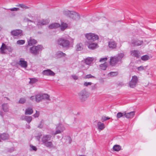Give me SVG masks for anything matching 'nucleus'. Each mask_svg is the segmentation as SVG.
Here are the masks:
<instances>
[{
	"mask_svg": "<svg viewBox=\"0 0 156 156\" xmlns=\"http://www.w3.org/2000/svg\"><path fill=\"white\" fill-rule=\"evenodd\" d=\"M70 38L69 36L68 37L59 38L57 41V44L60 47L63 48H68L70 46V42L69 40Z\"/></svg>",
	"mask_w": 156,
	"mask_h": 156,
	"instance_id": "nucleus-1",
	"label": "nucleus"
},
{
	"mask_svg": "<svg viewBox=\"0 0 156 156\" xmlns=\"http://www.w3.org/2000/svg\"><path fill=\"white\" fill-rule=\"evenodd\" d=\"M124 56V54L120 53L117 56H112L110 57L109 64L112 66H115L119 63H122V60Z\"/></svg>",
	"mask_w": 156,
	"mask_h": 156,
	"instance_id": "nucleus-2",
	"label": "nucleus"
},
{
	"mask_svg": "<svg viewBox=\"0 0 156 156\" xmlns=\"http://www.w3.org/2000/svg\"><path fill=\"white\" fill-rule=\"evenodd\" d=\"M52 136L50 135L46 134L44 135L42 138V141L44 146L49 148H54L55 146L52 142L50 141Z\"/></svg>",
	"mask_w": 156,
	"mask_h": 156,
	"instance_id": "nucleus-3",
	"label": "nucleus"
},
{
	"mask_svg": "<svg viewBox=\"0 0 156 156\" xmlns=\"http://www.w3.org/2000/svg\"><path fill=\"white\" fill-rule=\"evenodd\" d=\"M90 94L87 90L83 89L80 91L78 94V98L81 102H84L89 97Z\"/></svg>",
	"mask_w": 156,
	"mask_h": 156,
	"instance_id": "nucleus-4",
	"label": "nucleus"
},
{
	"mask_svg": "<svg viewBox=\"0 0 156 156\" xmlns=\"http://www.w3.org/2000/svg\"><path fill=\"white\" fill-rule=\"evenodd\" d=\"M63 14L74 20H78L80 19L79 14L73 11L66 10L63 12Z\"/></svg>",
	"mask_w": 156,
	"mask_h": 156,
	"instance_id": "nucleus-5",
	"label": "nucleus"
},
{
	"mask_svg": "<svg viewBox=\"0 0 156 156\" xmlns=\"http://www.w3.org/2000/svg\"><path fill=\"white\" fill-rule=\"evenodd\" d=\"M65 129V128L64 125L62 124H59L55 128V131H52L51 134L52 135L55 136V135L61 133L63 132Z\"/></svg>",
	"mask_w": 156,
	"mask_h": 156,
	"instance_id": "nucleus-6",
	"label": "nucleus"
},
{
	"mask_svg": "<svg viewBox=\"0 0 156 156\" xmlns=\"http://www.w3.org/2000/svg\"><path fill=\"white\" fill-rule=\"evenodd\" d=\"M42 46L38 45L37 46H33L30 48L31 53L35 55H38L42 49Z\"/></svg>",
	"mask_w": 156,
	"mask_h": 156,
	"instance_id": "nucleus-7",
	"label": "nucleus"
},
{
	"mask_svg": "<svg viewBox=\"0 0 156 156\" xmlns=\"http://www.w3.org/2000/svg\"><path fill=\"white\" fill-rule=\"evenodd\" d=\"M85 36L86 38L90 41H94L98 40L99 38L98 35L95 34L91 33L86 34Z\"/></svg>",
	"mask_w": 156,
	"mask_h": 156,
	"instance_id": "nucleus-8",
	"label": "nucleus"
},
{
	"mask_svg": "<svg viewBox=\"0 0 156 156\" xmlns=\"http://www.w3.org/2000/svg\"><path fill=\"white\" fill-rule=\"evenodd\" d=\"M138 81V78L136 76H134L129 83V86L131 88H134L136 84Z\"/></svg>",
	"mask_w": 156,
	"mask_h": 156,
	"instance_id": "nucleus-9",
	"label": "nucleus"
},
{
	"mask_svg": "<svg viewBox=\"0 0 156 156\" xmlns=\"http://www.w3.org/2000/svg\"><path fill=\"white\" fill-rule=\"evenodd\" d=\"M130 54L131 56L137 58H139L141 55L140 52L137 50H133L131 51Z\"/></svg>",
	"mask_w": 156,
	"mask_h": 156,
	"instance_id": "nucleus-10",
	"label": "nucleus"
},
{
	"mask_svg": "<svg viewBox=\"0 0 156 156\" xmlns=\"http://www.w3.org/2000/svg\"><path fill=\"white\" fill-rule=\"evenodd\" d=\"M143 41L138 39L133 40L131 42V44L133 46H140L143 44Z\"/></svg>",
	"mask_w": 156,
	"mask_h": 156,
	"instance_id": "nucleus-11",
	"label": "nucleus"
},
{
	"mask_svg": "<svg viewBox=\"0 0 156 156\" xmlns=\"http://www.w3.org/2000/svg\"><path fill=\"white\" fill-rule=\"evenodd\" d=\"M11 34L14 36H21L23 35L22 31L21 30H15L11 32Z\"/></svg>",
	"mask_w": 156,
	"mask_h": 156,
	"instance_id": "nucleus-12",
	"label": "nucleus"
},
{
	"mask_svg": "<svg viewBox=\"0 0 156 156\" xmlns=\"http://www.w3.org/2000/svg\"><path fill=\"white\" fill-rule=\"evenodd\" d=\"M42 74L44 75L47 76H54L55 73L49 69H46L43 71L42 73Z\"/></svg>",
	"mask_w": 156,
	"mask_h": 156,
	"instance_id": "nucleus-13",
	"label": "nucleus"
},
{
	"mask_svg": "<svg viewBox=\"0 0 156 156\" xmlns=\"http://www.w3.org/2000/svg\"><path fill=\"white\" fill-rule=\"evenodd\" d=\"M135 112L134 111L131 112H129L126 113L124 112V116L125 117L128 119H131L135 115Z\"/></svg>",
	"mask_w": 156,
	"mask_h": 156,
	"instance_id": "nucleus-14",
	"label": "nucleus"
},
{
	"mask_svg": "<svg viewBox=\"0 0 156 156\" xmlns=\"http://www.w3.org/2000/svg\"><path fill=\"white\" fill-rule=\"evenodd\" d=\"M18 64L21 67L24 68H26L27 66V62L25 61L24 59L22 58L20 59Z\"/></svg>",
	"mask_w": 156,
	"mask_h": 156,
	"instance_id": "nucleus-15",
	"label": "nucleus"
},
{
	"mask_svg": "<svg viewBox=\"0 0 156 156\" xmlns=\"http://www.w3.org/2000/svg\"><path fill=\"white\" fill-rule=\"evenodd\" d=\"M21 119L22 120H25L28 123H29L32 121V117L31 116L23 115L21 117Z\"/></svg>",
	"mask_w": 156,
	"mask_h": 156,
	"instance_id": "nucleus-16",
	"label": "nucleus"
},
{
	"mask_svg": "<svg viewBox=\"0 0 156 156\" xmlns=\"http://www.w3.org/2000/svg\"><path fill=\"white\" fill-rule=\"evenodd\" d=\"M108 47L110 48H115L117 47L116 43L114 41H110L108 42Z\"/></svg>",
	"mask_w": 156,
	"mask_h": 156,
	"instance_id": "nucleus-17",
	"label": "nucleus"
},
{
	"mask_svg": "<svg viewBox=\"0 0 156 156\" xmlns=\"http://www.w3.org/2000/svg\"><path fill=\"white\" fill-rule=\"evenodd\" d=\"M87 43L88 44V47L90 49L94 50L98 47L97 44L96 43H93L90 44L88 42H87Z\"/></svg>",
	"mask_w": 156,
	"mask_h": 156,
	"instance_id": "nucleus-18",
	"label": "nucleus"
},
{
	"mask_svg": "<svg viewBox=\"0 0 156 156\" xmlns=\"http://www.w3.org/2000/svg\"><path fill=\"white\" fill-rule=\"evenodd\" d=\"M94 60V58L91 57H88L84 60V62L89 67L91 66V64Z\"/></svg>",
	"mask_w": 156,
	"mask_h": 156,
	"instance_id": "nucleus-19",
	"label": "nucleus"
},
{
	"mask_svg": "<svg viewBox=\"0 0 156 156\" xmlns=\"http://www.w3.org/2000/svg\"><path fill=\"white\" fill-rule=\"evenodd\" d=\"M98 129L99 131H101L104 129L105 127V125L103 123L100 122H98L97 123Z\"/></svg>",
	"mask_w": 156,
	"mask_h": 156,
	"instance_id": "nucleus-20",
	"label": "nucleus"
},
{
	"mask_svg": "<svg viewBox=\"0 0 156 156\" xmlns=\"http://www.w3.org/2000/svg\"><path fill=\"white\" fill-rule=\"evenodd\" d=\"M2 108L4 112H8L9 111V106L7 103H3L2 105Z\"/></svg>",
	"mask_w": 156,
	"mask_h": 156,
	"instance_id": "nucleus-21",
	"label": "nucleus"
},
{
	"mask_svg": "<svg viewBox=\"0 0 156 156\" xmlns=\"http://www.w3.org/2000/svg\"><path fill=\"white\" fill-rule=\"evenodd\" d=\"M76 51H81L83 49V45L82 43H79L76 44Z\"/></svg>",
	"mask_w": 156,
	"mask_h": 156,
	"instance_id": "nucleus-22",
	"label": "nucleus"
},
{
	"mask_svg": "<svg viewBox=\"0 0 156 156\" xmlns=\"http://www.w3.org/2000/svg\"><path fill=\"white\" fill-rule=\"evenodd\" d=\"M9 138V135L7 133H4L2 134H0V142L1 140H6Z\"/></svg>",
	"mask_w": 156,
	"mask_h": 156,
	"instance_id": "nucleus-23",
	"label": "nucleus"
},
{
	"mask_svg": "<svg viewBox=\"0 0 156 156\" xmlns=\"http://www.w3.org/2000/svg\"><path fill=\"white\" fill-rule=\"evenodd\" d=\"M60 26V24L59 23H54L49 25V28L51 29L56 28L59 27Z\"/></svg>",
	"mask_w": 156,
	"mask_h": 156,
	"instance_id": "nucleus-24",
	"label": "nucleus"
},
{
	"mask_svg": "<svg viewBox=\"0 0 156 156\" xmlns=\"http://www.w3.org/2000/svg\"><path fill=\"white\" fill-rule=\"evenodd\" d=\"M68 24L64 22H62L60 25V29L62 31L64 30L68 27Z\"/></svg>",
	"mask_w": 156,
	"mask_h": 156,
	"instance_id": "nucleus-25",
	"label": "nucleus"
},
{
	"mask_svg": "<svg viewBox=\"0 0 156 156\" xmlns=\"http://www.w3.org/2000/svg\"><path fill=\"white\" fill-rule=\"evenodd\" d=\"M43 99L42 94H37L35 96V101L37 102H40Z\"/></svg>",
	"mask_w": 156,
	"mask_h": 156,
	"instance_id": "nucleus-26",
	"label": "nucleus"
},
{
	"mask_svg": "<svg viewBox=\"0 0 156 156\" xmlns=\"http://www.w3.org/2000/svg\"><path fill=\"white\" fill-rule=\"evenodd\" d=\"M56 55L58 58L65 57L66 56V54L63 53L62 51H59L57 52Z\"/></svg>",
	"mask_w": 156,
	"mask_h": 156,
	"instance_id": "nucleus-27",
	"label": "nucleus"
},
{
	"mask_svg": "<svg viewBox=\"0 0 156 156\" xmlns=\"http://www.w3.org/2000/svg\"><path fill=\"white\" fill-rule=\"evenodd\" d=\"M33 112L32 108H28L25 110V114L26 115H30L32 114Z\"/></svg>",
	"mask_w": 156,
	"mask_h": 156,
	"instance_id": "nucleus-28",
	"label": "nucleus"
},
{
	"mask_svg": "<svg viewBox=\"0 0 156 156\" xmlns=\"http://www.w3.org/2000/svg\"><path fill=\"white\" fill-rule=\"evenodd\" d=\"M7 49L6 45L3 43L0 48L1 53L2 54L5 53L6 52V50Z\"/></svg>",
	"mask_w": 156,
	"mask_h": 156,
	"instance_id": "nucleus-29",
	"label": "nucleus"
},
{
	"mask_svg": "<svg viewBox=\"0 0 156 156\" xmlns=\"http://www.w3.org/2000/svg\"><path fill=\"white\" fill-rule=\"evenodd\" d=\"M37 43L36 40L32 39L30 37V39L28 41V44L30 46H32L35 44Z\"/></svg>",
	"mask_w": 156,
	"mask_h": 156,
	"instance_id": "nucleus-30",
	"label": "nucleus"
},
{
	"mask_svg": "<svg viewBox=\"0 0 156 156\" xmlns=\"http://www.w3.org/2000/svg\"><path fill=\"white\" fill-rule=\"evenodd\" d=\"M43 99L45 100L46 101H50V96L48 94H42Z\"/></svg>",
	"mask_w": 156,
	"mask_h": 156,
	"instance_id": "nucleus-31",
	"label": "nucleus"
},
{
	"mask_svg": "<svg viewBox=\"0 0 156 156\" xmlns=\"http://www.w3.org/2000/svg\"><path fill=\"white\" fill-rule=\"evenodd\" d=\"M81 69L83 70H86L89 68V66L87 65L85 62L82 64L80 66Z\"/></svg>",
	"mask_w": 156,
	"mask_h": 156,
	"instance_id": "nucleus-32",
	"label": "nucleus"
},
{
	"mask_svg": "<svg viewBox=\"0 0 156 156\" xmlns=\"http://www.w3.org/2000/svg\"><path fill=\"white\" fill-rule=\"evenodd\" d=\"M113 149L114 151H119L121 149V147L119 145H115L113 146Z\"/></svg>",
	"mask_w": 156,
	"mask_h": 156,
	"instance_id": "nucleus-33",
	"label": "nucleus"
},
{
	"mask_svg": "<svg viewBox=\"0 0 156 156\" xmlns=\"http://www.w3.org/2000/svg\"><path fill=\"white\" fill-rule=\"evenodd\" d=\"M107 67V64L106 63H104L100 65V68L103 70H105Z\"/></svg>",
	"mask_w": 156,
	"mask_h": 156,
	"instance_id": "nucleus-34",
	"label": "nucleus"
},
{
	"mask_svg": "<svg viewBox=\"0 0 156 156\" xmlns=\"http://www.w3.org/2000/svg\"><path fill=\"white\" fill-rule=\"evenodd\" d=\"M118 74V73L117 72H111L108 74V76L113 77L117 75Z\"/></svg>",
	"mask_w": 156,
	"mask_h": 156,
	"instance_id": "nucleus-35",
	"label": "nucleus"
},
{
	"mask_svg": "<svg viewBox=\"0 0 156 156\" xmlns=\"http://www.w3.org/2000/svg\"><path fill=\"white\" fill-rule=\"evenodd\" d=\"M149 58V56L147 55H143L141 57V59L144 61L147 60Z\"/></svg>",
	"mask_w": 156,
	"mask_h": 156,
	"instance_id": "nucleus-36",
	"label": "nucleus"
},
{
	"mask_svg": "<svg viewBox=\"0 0 156 156\" xmlns=\"http://www.w3.org/2000/svg\"><path fill=\"white\" fill-rule=\"evenodd\" d=\"M124 112L122 113L121 112H118L116 115V117L118 118H119L121 117H123L124 116Z\"/></svg>",
	"mask_w": 156,
	"mask_h": 156,
	"instance_id": "nucleus-37",
	"label": "nucleus"
},
{
	"mask_svg": "<svg viewBox=\"0 0 156 156\" xmlns=\"http://www.w3.org/2000/svg\"><path fill=\"white\" fill-rule=\"evenodd\" d=\"M84 78L85 79L95 78V77L90 74L87 75L85 76H84Z\"/></svg>",
	"mask_w": 156,
	"mask_h": 156,
	"instance_id": "nucleus-38",
	"label": "nucleus"
},
{
	"mask_svg": "<svg viewBox=\"0 0 156 156\" xmlns=\"http://www.w3.org/2000/svg\"><path fill=\"white\" fill-rule=\"evenodd\" d=\"M37 81V80L35 78L30 79V80L29 82L30 84H32L34 83Z\"/></svg>",
	"mask_w": 156,
	"mask_h": 156,
	"instance_id": "nucleus-39",
	"label": "nucleus"
},
{
	"mask_svg": "<svg viewBox=\"0 0 156 156\" xmlns=\"http://www.w3.org/2000/svg\"><path fill=\"white\" fill-rule=\"evenodd\" d=\"M26 101V100L25 98H21L20 99L19 103L20 104H23L25 103Z\"/></svg>",
	"mask_w": 156,
	"mask_h": 156,
	"instance_id": "nucleus-40",
	"label": "nucleus"
},
{
	"mask_svg": "<svg viewBox=\"0 0 156 156\" xmlns=\"http://www.w3.org/2000/svg\"><path fill=\"white\" fill-rule=\"evenodd\" d=\"M25 43V41L23 40H20L17 41V44L19 45H22L24 44Z\"/></svg>",
	"mask_w": 156,
	"mask_h": 156,
	"instance_id": "nucleus-41",
	"label": "nucleus"
},
{
	"mask_svg": "<svg viewBox=\"0 0 156 156\" xmlns=\"http://www.w3.org/2000/svg\"><path fill=\"white\" fill-rule=\"evenodd\" d=\"M16 6L20 7L21 8H28L27 6H25L23 4H20L16 5Z\"/></svg>",
	"mask_w": 156,
	"mask_h": 156,
	"instance_id": "nucleus-42",
	"label": "nucleus"
},
{
	"mask_svg": "<svg viewBox=\"0 0 156 156\" xmlns=\"http://www.w3.org/2000/svg\"><path fill=\"white\" fill-rule=\"evenodd\" d=\"M40 24H41L42 25H46L47 23H48V22H46V20H42L40 21V22L39 23Z\"/></svg>",
	"mask_w": 156,
	"mask_h": 156,
	"instance_id": "nucleus-43",
	"label": "nucleus"
},
{
	"mask_svg": "<svg viewBox=\"0 0 156 156\" xmlns=\"http://www.w3.org/2000/svg\"><path fill=\"white\" fill-rule=\"evenodd\" d=\"M92 84V83L91 82H85L84 83L83 85L85 87H87L88 86H90Z\"/></svg>",
	"mask_w": 156,
	"mask_h": 156,
	"instance_id": "nucleus-44",
	"label": "nucleus"
},
{
	"mask_svg": "<svg viewBox=\"0 0 156 156\" xmlns=\"http://www.w3.org/2000/svg\"><path fill=\"white\" fill-rule=\"evenodd\" d=\"M107 59H108V58L107 57L101 58L100 59L99 62H103L107 60Z\"/></svg>",
	"mask_w": 156,
	"mask_h": 156,
	"instance_id": "nucleus-45",
	"label": "nucleus"
},
{
	"mask_svg": "<svg viewBox=\"0 0 156 156\" xmlns=\"http://www.w3.org/2000/svg\"><path fill=\"white\" fill-rule=\"evenodd\" d=\"M91 90H94L97 89V87L96 86V84H94L93 85H92L91 87Z\"/></svg>",
	"mask_w": 156,
	"mask_h": 156,
	"instance_id": "nucleus-46",
	"label": "nucleus"
},
{
	"mask_svg": "<svg viewBox=\"0 0 156 156\" xmlns=\"http://www.w3.org/2000/svg\"><path fill=\"white\" fill-rule=\"evenodd\" d=\"M110 119V118L108 117H104L102 118V122H104L105 121H106V120H107L108 119Z\"/></svg>",
	"mask_w": 156,
	"mask_h": 156,
	"instance_id": "nucleus-47",
	"label": "nucleus"
},
{
	"mask_svg": "<svg viewBox=\"0 0 156 156\" xmlns=\"http://www.w3.org/2000/svg\"><path fill=\"white\" fill-rule=\"evenodd\" d=\"M137 69L138 71H141L143 70H144V68L143 66H141L137 68Z\"/></svg>",
	"mask_w": 156,
	"mask_h": 156,
	"instance_id": "nucleus-48",
	"label": "nucleus"
},
{
	"mask_svg": "<svg viewBox=\"0 0 156 156\" xmlns=\"http://www.w3.org/2000/svg\"><path fill=\"white\" fill-rule=\"evenodd\" d=\"M9 9L11 11H18L19 10V9L17 8H12L10 9Z\"/></svg>",
	"mask_w": 156,
	"mask_h": 156,
	"instance_id": "nucleus-49",
	"label": "nucleus"
},
{
	"mask_svg": "<svg viewBox=\"0 0 156 156\" xmlns=\"http://www.w3.org/2000/svg\"><path fill=\"white\" fill-rule=\"evenodd\" d=\"M72 77L75 80H76L78 79V76L76 75H72Z\"/></svg>",
	"mask_w": 156,
	"mask_h": 156,
	"instance_id": "nucleus-50",
	"label": "nucleus"
},
{
	"mask_svg": "<svg viewBox=\"0 0 156 156\" xmlns=\"http://www.w3.org/2000/svg\"><path fill=\"white\" fill-rule=\"evenodd\" d=\"M39 112L36 111V113L33 115L35 117H37L39 116Z\"/></svg>",
	"mask_w": 156,
	"mask_h": 156,
	"instance_id": "nucleus-51",
	"label": "nucleus"
},
{
	"mask_svg": "<svg viewBox=\"0 0 156 156\" xmlns=\"http://www.w3.org/2000/svg\"><path fill=\"white\" fill-rule=\"evenodd\" d=\"M30 147L32 150L34 151H36L37 150L36 147L35 146H34L32 145H30Z\"/></svg>",
	"mask_w": 156,
	"mask_h": 156,
	"instance_id": "nucleus-52",
	"label": "nucleus"
},
{
	"mask_svg": "<svg viewBox=\"0 0 156 156\" xmlns=\"http://www.w3.org/2000/svg\"><path fill=\"white\" fill-rule=\"evenodd\" d=\"M66 140L68 141H69V144L71 142L72 140L71 138L69 137H68L66 139Z\"/></svg>",
	"mask_w": 156,
	"mask_h": 156,
	"instance_id": "nucleus-53",
	"label": "nucleus"
},
{
	"mask_svg": "<svg viewBox=\"0 0 156 156\" xmlns=\"http://www.w3.org/2000/svg\"><path fill=\"white\" fill-rule=\"evenodd\" d=\"M30 99L32 101L35 100V96H32L30 97Z\"/></svg>",
	"mask_w": 156,
	"mask_h": 156,
	"instance_id": "nucleus-54",
	"label": "nucleus"
},
{
	"mask_svg": "<svg viewBox=\"0 0 156 156\" xmlns=\"http://www.w3.org/2000/svg\"><path fill=\"white\" fill-rule=\"evenodd\" d=\"M24 20L25 21H30V22H33V21H32L30 20L28 18H25L24 19Z\"/></svg>",
	"mask_w": 156,
	"mask_h": 156,
	"instance_id": "nucleus-55",
	"label": "nucleus"
},
{
	"mask_svg": "<svg viewBox=\"0 0 156 156\" xmlns=\"http://www.w3.org/2000/svg\"><path fill=\"white\" fill-rule=\"evenodd\" d=\"M26 127L28 129H30V126L29 124H27L26 125Z\"/></svg>",
	"mask_w": 156,
	"mask_h": 156,
	"instance_id": "nucleus-56",
	"label": "nucleus"
},
{
	"mask_svg": "<svg viewBox=\"0 0 156 156\" xmlns=\"http://www.w3.org/2000/svg\"><path fill=\"white\" fill-rule=\"evenodd\" d=\"M38 127L40 128H41L42 127V126L41 124H40L38 126Z\"/></svg>",
	"mask_w": 156,
	"mask_h": 156,
	"instance_id": "nucleus-57",
	"label": "nucleus"
},
{
	"mask_svg": "<svg viewBox=\"0 0 156 156\" xmlns=\"http://www.w3.org/2000/svg\"><path fill=\"white\" fill-rule=\"evenodd\" d=\"M0 115L2 117H3V112H0Z\"/></svg>",
	"mask_w": 156,
	"mask_h": 156,
	"instance_id": "nucleus-58",
	"label": "nucleus"
},
{
	"mask_svg": "<svg viewBox=\"0 0 156 156\" xmlns=\"http://www.w3.org/2000/svg\"><path fill=\"white\" fill-rule=\"evenodd\" d=\"M2 26L1 25H0V30H1L2 29Z\"/></svg>",
	"mask_w": 156,
	"mask_h": 156,
	"instance_id": "nucleus-59",
	"label": "nucleus"
},
{
	"mask_svg": "<svg viewBox=\"0 0 156 156\" xmlns=\"http://www.w3.org/2000/svg\"><path fill=\"white\" fill-rule=\"evenodd\" d=\"M37 140H40V137H39V136H37Z\"/></svg>",
	"mask_w": 156,
	"mask_h": 156,
	"instance_id": "nucleus-60",
	"label": "nucleus"
},
{
	"mask_svg": "<svg viewBox=\"0 0 156 156\" xmlns=\"http://www.w3.org/2000/svg\"><path fill=\"white\" fill-rule=\"evenodd\" d=\"M78 156H86L84 155H80Z\"/></svg>",
	"mask_w": 156,
	"mask_h": 156,
	"instance_id": "nucleus-61",
	"label": "nucleus"
},
{
	"mask_svg": "<svg viewBox=\"0 0 156 156\" xmlns=\"http://www.w3.org/2000/svg\"><path fill=\"white\" fill-rule=\"evenodd\" d=\"M71 40H72V41H73V39H71Z\"/></svg>",
	"mask_w": 156,
	"mask_h": 156,
	"instance_id": "nucleus-62",
	"label": "nucleus"
}]
</instances>
